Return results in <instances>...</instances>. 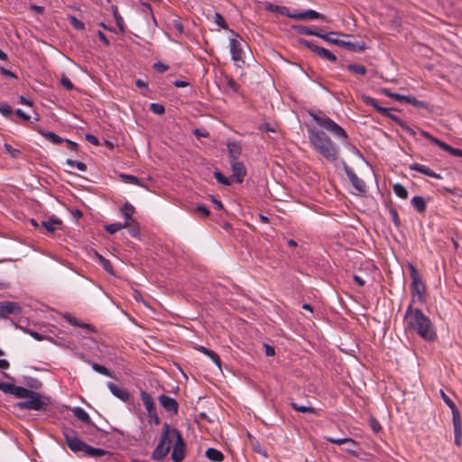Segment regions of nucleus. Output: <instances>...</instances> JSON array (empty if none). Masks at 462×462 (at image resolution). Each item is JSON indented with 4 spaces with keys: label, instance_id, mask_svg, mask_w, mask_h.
Wrapping results in <instances>:
<instances>
[{
    "label": "nucleus",
    "instance_id": "1",
    "mask_svg": "<svg viewBox=\"0 0 462 462\" xmlns=\"http://www.w3.org/2000/svg\"><path fill=\"white\" fill-rule=\"evenodd\" d=\"M406 329L416 332L421 338L426 341H434L437 338V333L434 326L421 310L413 309L411 303L404 315Z\"/></svg>",
    "mask_w": 462,
    "mask_h": 462
},
{
    "label": "nucleus",
    "instance_id": "2",
    "mask_svg": "<svg viewBox=\"0 0 462 462\" xmlns=\"http://www.w3.org/2000/svg\"><path fill=\"white\" fill-rule=\"evenodd\" d=\"M308 136L314 150L328 162L337 160L338 148L325 132L309 127Z\"/></svg>",
    "mask_w": 462,
    "mask_h": 462
},
{
    "label": "nucleus",
    "instance_id": "3",
    "mask_svg": "<svg viewBox=\"0 0 462 462\" xmlns=\"http://www.w3.org/2000/svg\"><path fill=\"white\" fill-rule=\"evenodd\" d=\"M64 437L66 439V443L68 447L72 450L73 452H79L82 451L87 457H101L104 456L111 457L112 453L99 448H94L84 441H82L80 439H79L76 436V433L72 430H66L64 431Z\"/></svg>",
    "mask_w": 462,
    "mask_h": 462
},
{
    "label": "nucleus",
    "instance_id": "4",
    "mask_svg": "<svg viewBox=\"0 0 462 462\" xmlns=\"http://www.w3.org/2000/svg\"><path fill=\"white\" fill-rule=\"evenodd\" d=\"M362 99L366 106H373L379 114L394 121L409 135L415 136V130L410 127L408 124L402 120L400 117L391 113V111L393 110V108H386L381 106L374 97H371L369 96H363Z\"/></svg>",
    "mask_w": 462,
    "mask_h": 462
},
{
    "label": "nucleus",
    "instance_id": "5",
    "mask_svg": "<svg viewBox=\"0 0 462 462\" xmlns=\"http://www.w3.org/2000/svg\"><path fill=\"white\" fill-rule=\"evenodd\" d=\"M312 119L322 128L326 129L328 132L331 133L335 136H337L341 139H347L346 132L335 121H333L330 117L319 112V114L310 113V114Z\"/></svg>",
    "mask_w": 462,
    "mask_h": 462
},
{
    "label": "nucleus",
    "instance_id": "6",
    "mask_svg": "<svg viewBox=\"0 0 462 462\" xmlns=\"http://www.w3.org/2000/svg\"><path fill=\"white\" fill-rule=\"evenodd\" d=\"M410 275L411 278V293L413 300L416 298L417 300L423 304L426 302V285L422 282L420 273L412 263L408 265Z\"/></svg>",
    "mask_w": 462,
    "mask_h": 462
},
{
    "label": "nucleus",
    "instance_id": "7",
    "mask_svg": "<svg viewBox=\"0 0 462 462\" xmlns=\"http://www.w3.org/2000/svg\"><path fill=\"white\" fill-rule=\"evenodd\" d=\"M26 399L25 401L17 402L16 407L20 410L42 411L48 406V402L37 392L32 391V393H30Z\"/></svg>",
    "mask_w": 462,
    "mask_h": 462
},
{
    "label": "nucleus",
    "instance_id": "8",
    "mask_svg": "<svg viewBox=\"0 0 462 462\" xmlns=\"http://www.w3.org/2000/svg\"><path fill=\"white\" fill-rule=\"evenodd\" d=\"M299 43L300 45L306 47L307 49H309L310 51L314 52L316 55L319 56L320 58H322L324 60H329L331 62H336L337 61L336 55L333 54L328 50L323 48V47H319V46H318V45L312 43L311 42H310L308 40H305L303 38L299 39Z\"/></svg>",
    "mask_w": 462,
    "mask_h": 462
},
{
    "label": "nucleus",
    "instance_id": "9",
    "mask_svg": "<svg viewBox=\"0 0 462 462\" xmlns=\"http://www.w3.org/2000/svg\"><path fill=\"white\" fill-rule=\"evenodd\" d=\"M173 436L176 439V442L171 453V459L173 462H181L186 454V443L180 430H173Z\"/></svg>",
    "mask_w": 462,
    "mask_h": 462
},
{
    "label": "nucleus",
    "instance_id": "10",
    "mask_svg": "<svg viewBox=\"0 0 462 462\" xmlns=\"http://www.w3.org/2000/svg\"><path fill=\"white\" fill-rule=\"evenodd\" d=\"M22 307L15 301H1L0 302V319H5L12 314H20Z\"/></svg>",
    "mask_w": 462,
    "mask_h": 462
},
{
    "label": "nucleus",
    "instance_id": "11",
    "mask_svg": "<svg viewBox=\"0 0 462 462\" xmlns=\"http://www.w3.org/2000/svg\"><path fill=\"white\" fill-rule=\"evenodd\" d=\"M233 174L231 175V179H233L237 183H242L244 181L245 177L247 174V171L245 169V164L239 161L230 162Z\"/></svg>",
    "mask_w": 462,
    "mask_h": 462
},
{
    "label": "nucleus",
    "instance_id": "12",
    "mask_svg": "<svg viewBox=\"0 0 462 462\" xmlns=\"http://www.w3.org/2000/svg\"><path fill=\"white\" fill-rule=\"evenodd\" d=\"M344 171L348 177L351 184L354 186V188L359 191V192H365V183L363 180H361L355 172L346 163H344Z\"/></svg>",
    "mask_w": 462,
    "mask_h": 462
},
{
    "label": "nucleus",
    "instance_id": "13",
    "mask_svg": "<svg viewBox=\"0 0 462 462\" xmlns=\"http://www.w3.org/2000/svg\"><path fill=\"white\" fill-rule=\"evenodd\" d=\"M158 401L165 411H170L174 415L178 413L179 403L174 398H171L165 394H161L158 397Z\"/></svg>",
    "mask_w": 462,
    "mask_h": 462
},
{
    "label": "nucleus",
    "instance_id": "14",
    "mask_svg": "<svg viewBox=\"0 0 462 462\" xmlns=\"http://www.w3.org/2000/svg\"><path fill=\"white\" fill-rule=\"evenodd\" d=\"M229 47H230V53L232 55V60L235 61H241L242 63H245L244 56H243L244 51H243L241 41H239L236 38L230 39Z\"/></svg>",
    "mask_w": 462,
    "mask_h": 462
},
{
    "label": "nucleus",
    "instance_id": "15",
    "mask_svg": "<svg viewBox=\"0 0 462 462\" xmlns=\"http://www.w3.org/2000/svg\"><path fill=\"white\" fill-rule=\"evenodd\" d=\"M287 16L295 20H306V19H322L326 20V16L315 10H306L304 12L287 14Z\"/></svg>",
    "mask_w": 462,
    "mask_h": 462
},
{
    "label": "nucleus",
    "instance_id": "16",
    "mask_svg": "<svg viewBox=\"0 0 462 462\" xmlns=\"http://www.w3.org/2000/svg\"><path fill=\"white\" fill-rule=\"evenodd\" d=\"M107 387L112 394L121 401L128 402L130 400L131 394L126 389L119 387L112 382L107 383Z\"/></svg>",
    "mask_w": 462,
    "mask_h": 462
},
{
    "label": "nucleus",
    "instance_id": "17",
    "mask_svg": "<svg viewBox=\"0 0 462 462\" xmlns=\"http://www.w3.org/2000/svg\"><path fill=\"white\" fill-rule=\"evenodd\" d=\"M173 430H178L176 428H171L168 423H164L161 435L160 443H162L165 446H170L171 448L172 443V438H174Z\"/></svg>",
    "mask_w": 462,
    "mask_h": 462
},
{
    "label": "nucleus",
    "instance_id": "18",
    "mask_svg": "<svg viewBox=\"0 0 462 462\" xmlns=\"http://www.w3.org/2000/svg\"><path fill=\"white\" fill-rule=\"evenodd\" d=\"M409 169L411 171L420 172L426 176L434 178V179H441L440 174L434 172L431 169H430L428 166L420 164V163H411L409 166Z\"/></svg>",
    "mask_w": 462,
    "mask_h": 462
},
{
    "label": "nucleus",
    "instance_id": "19",
    "mask_svg": "<svg viewBox=\"0 0 462 462\" xmlns=\"http://www.w3.org/2000/svg\"><path fill=\"white\" fill-rule=\"evenodd\" d=\"M228 156L230 162L238 161L239 156L242 152V146L236 142L228 141L226 143Z\"/></svg>",
    "mask_w": 462,
    "mask_h": 462
},
{
    "label": "nucleus",
    "instance_id": "20",
    "mask_svg": "<svg viewBox=\"0 0 462 462\" xmlns=\"http://www.w3.org/2000/svg\"><path fill=\"white\" fill-rule=\"evenodd\" d=\"M78 356L84 362L90 364L91 367L94 371H96L105 376H107V377H111V378L114 377L112 372L110 370H108L106 366L97 364V363H91L89 360L86 359V357L83 354H79Z\"/></svg>",
    "mask_w": 462,
    "mask_h": 462
},
{
    "label": "nucleus",
    "instance_id": "21",
    "mask_svg": "<svg viewBox=\"0 0 462 462\" xmlns=\"http://www.w3.org/2000/svg\"><path fill=\"white\" fill-rule=\"evenodd\" d=\"M170 449V446L159 442L152 453V458L155 461H161L168 455Z\"/></svg>",
    "mask_w": 462,
    "mask_h": 462
},
{
    "label": "nucleus",
    "instance_id": "22",
    "mask_svg": "<svg viewBox=\"0 0 462 462\" xmlns=\"http://www.w3.org/2000/svg\"><path fill=\"white\" fill-rule=\"evenodd\" d=\"M62 225V221L52 216L47 220H42L41 226H43L49 233L53 234L57 228V226H60Z\"/></svg>",
    "mask_w": 462,
    "mask_h": 462
},
{
    "label": "nucleus",
    "instance_id": "23",
    "mask_svg": "<svg viewBox=\"0 0 462 462\" xmlns=\"http://www.w3.org/2000/svg\"><path fill=\"white\" fill-rule=\"evenodd\" d=\"M294 29L300 34L315 35L319 38L321 37L322 32H323V30L319 29L318 27L310 28V27H308L305 25H296V26H294Z\"/></svg>",
    "mask_w": 462,
    "mask_h": 462
},
{
    "label": "nucleus",
    "instance_id": "24",
    "mask_svg": "<svg viewBox=\"0 0 462 462\" xmlns=\"http://www.w3.org/2000/svg\"><path fill=\"white\" fill-rule=\"evenodd\" d=\"M440 395L443 400V402L450 408L452 412V420H456L457 418L459 419L460 412L455 404V402L445 393L443 390H440Z\"/></svg>",
    "mask_w": 462,
    "mask_h": 462
},
{
    "label": "nucleus",
    "instance_id": "25",
    "mask_svg": "<svg viewBox=\"0 0 462 462\" xmlns=\"http://www.w3.org/2000/svg\"><path fill=\"white\" fill-rule=\"evenodd\" d=\"M64 319L72 326L74 327H79L87 329L89 332H95V327L88 323H83L79 321L75 317L71 316L70 314H65Z\"/></svg>",
    "mask_w": 462,
    "mask_h": 462
},
{
    "label": "nucleus",
    "instance_id": "26",
    "mask_svg": "<svg viewBox=\"0 0 462 462\" xmlns=\"http://www.w3.org/2000/svg\"><path fill=\"white\" fill-rule=\"evenodd\" d=\"M337 45L351 51H361L365 49V44L364 42L362 44H358L351 42H346L344 40H337Z\"/></svg>",
    "mask_w": 462,
    "mask_h": 462
},
{
    "label": "nucleus",
    "instance_id": "27",
    "mask_svg": "<svg viewBox=\"0 0 462 462\" xmlns=\"http://www.w3.org/2000/svg\"><path fill=\"white\" fill-rule=\"evenodd\" d=\"M73 415L80 421L87 425H94L92 420L90 419L89 415L81 408V407H75L72 410Z\"/></svg>",
    "mask_w": 462,
    "mask_h": 462
},
{
    "label": "nucleus",
    "instance_id": "28",
    "mask_svg": "<svg viewBox=\"0 0 462 462\" xmlns=\"http://www.w3.org/2000/svg\"><path fill=\"white\" fill-rule=\"evenodd\" d=\"M38 133L42 134L43 137H45L48 141L54 144H60L64 142V139L56 134L53 132L45 131L43 129L39 128Z\"/></svg>",
    "mask_w": 462,
    "mask_h": 462
},
{
    "label": "nucleus",
    "instance_id": "29",
    "mask_svg": "<svg viewBox=\"0 0 462 462\" xmlns=\"http://www.w3.org/2000/svg\"><path fill=\"white\" fill-rule=\"evenodd\" d=\"M140 396L148 413L156 410L154 401L147 392L141 391Z\"/></svg>",
    "mask_w": 462,
    "mask_h": 462
},
{
    "label": "nucleus",
    "instance_id": "30",
    "mask_svg": "<svg viewBox=\"0 0 462 462\" xmlns=\"http://www.w3.org/2000/svg\"><path fill=\"white\" fill-rule=\"evenodd\" d=\"M411 204L419 213H424L426 211V201L421 196H414L411 200Z\"/></svg>",
    "mask_w": 462,
    "mask_h": 462
},
{
    "label": "nucleus",
    "instance_id": "31",
    "mask_svg": "<svg viewBox=\"0 0 462 462\" xmlns=\"http://www.w3.org/2000/svg\"><path fill=\"white\" fill-rule=\"evenodd\" d=\"M453 426H454V435H455V444L457 446L461 445V435H462V422L461 418L452 420Z\"/></svg>",
    "mask_w": 462,
    "mask_h": 462
},
{
    "label": "nucleus",
    "instance_id": "32",
    "mask_svg": "<svg viewBox=\"0 0 462 462\" xmlns=\"http://www.w3.org/2000/svg\"><path fill=\"white\" fill-rule=\"evenodd\" d=\"M205 455L209 460L214 462H221L224 460V454L213 448H208Z\"/></svg>",
    "mask_w": 462,
    "mask_h": 462
},
{
    "label": "nucleus",
    "instance_id": "33",
    "mask_svg": "<svg viewBox=\"0 0 462 462\" xmlns=\"http://www.w3.org/2000/svg\"><path fill=\"white\" fill-rule=\"evenodd\" d=\"M337 35H340V36H344V37H348L349 35L348 34H346V33H343V32H322V35H321V39H323L324 41L328 42H330V43H333V44H336L337 45V38L334 37V36H337Z\"/></svg>",
    "mask_w": 462,
    "mask_h": 462
},
{
    "label": "nucleus",
    "instance_id": "34",
    "mask_svg": "<svg viewBox=\"0 0 462 462\" xmlns=\"http://www.w3.org/2000/svg\"><path fill=\"white\" fill-rule=\"evenodd\" d=\"M134 211L135 208L129 202H125L121 208V213L125 218V221L134 222V219L132 217V215L134 213Z\"/></svg>",
    "mask_w": 462,
    "mask_h": 462
},
{
    "label": "nucleus",
    "instance_id": "35",
    "mask_svg": "<svg viewBox=\"0 0 462 462\" xmlns=\"http://www.w3.org/2000/svg\"><path fill=\"white\" fill-rule=\"evenodd\" d=\"M111 10H112L114 18L116 20V25H117L119 31L121 32H125V23H124L123 17L121 16V14L118 12L117 6L112 5Z\"/></svg>",
    "mask_w": 462,
    "mask_h": 462
},
{
    "label": "nucleus",
    "instance_id": "36",
    "mask_svg": "<svg viewBox=\"0 0 462 462\" xmlns=\"http://www.w3.org/2000/svg\"><path fill=\"white\" fill-rule=\"evenodd\" d=\"M325 439L327 441L336 445L351 444L352 446H357V442L350 438L335 439L331 437H326Z\"/></svg>",
    "mask_w": 462,
    "mask_h": 462
},
{
    "label": "nucleus",
    "instance_id": "37",
    "mask_svg": "<svg viewBox=\"0 0 462 462\" xmlns=\"http://www.w3.org/2000/svg\"><path fill=\"white\" fill-rule=\"evenodd\" d=\"M128 226L127 223H112V224H109V225H106L105 226V230L109 233L110 235H114L116 234L117 231L123 229V228H126V226Z\"/></svg>",
    "mask_w": 462,
    "mask_h": 462
},
{
    "label": "nucleus",
    "instance_id": "38",
    "mask_svg": "<svg viewBox=\"0 0 462 462\" xmlns=\"http://www.w3.org/2000/svg\"><path fill=\"white\" fill-rule=\"evenodd\" d=\"M96 255L99 260V263H101L102 267L110 274L114 275V267L110 261L101 254H99L97 252H96Z\"/></svg>",
    "mask_w": 462,
    "mask_h": 462
},
{
    "label": "nucleus",
    "instance_id": "39",
    "mask_svg": "<svg viewBox=\"0 0 462 462\" xmlns=\"http://www.w3.org/2000/svg\"><path fill=\"white\" fill-rule=\"evenodd\" d=\"M119 177L121 180H123L125 182L138 185L143 187L144 185L142 183V180L138 179L137 177L130 174L121 173L119 174Z\"/></svg>",
    "mask_w": 462,
    "mask_h": 462
},
{
    "label": "nucleus",
    "instance_id": "40",
    "mask_svg": "<svg viewBox=\"0 0 462 462\" xmlns=\"http://www.w3.org/2000/svg\"><path fill=\"white\" fill-rule=\"evenodd\" d=\"M30 393H32V390H29L23 386H14L13 394L17 398H26L30 395Z\"/></svg>",
    "mask_w": 462,
    "mask_h": 462
},
{
    "label": "nucleus",
    "instance_id": "41",
    "mask_svg": "<svg viewBox=\"0 0 462 462\" xmlns=\"http://www.w3.org/2000/svg\"><path fill=\"white\" fill-rule=\"evenodd\" d=\"M394 193L401 199H406L408 198V191L406 188L401 183H395L393 186Z\"/></svg>",
    "mask_w": 462,
    "mask_h": 462
},
{
    "label": "nucleus",
    "instance_id": "42",
    "mask_svg": "<svg viewBox=\"0 0 462 462\" xmlns=\"http://www.w3.org/2000/svg\"><path fill=\"white\" fill-rule=\"evenodd\" d=\"M125 223H127L128 226L126 228H128L129 234L133 237H138L140 236V228L138 223L134 220V222L132 221H125Z\"/></svg>",
    "mask_w": 462,
    "mask_h": 462
},
{
    "label": "nucleus",
    "instance_id": "43",
    "mask_svg": "<svg viewBox=\"0 0 462 462\" xmlns=\"http://www.w3.org/2000/svg\"><path fill=\"white\" fill-rule=\"evenodd\" d=\"M440 149H442L445 152H449L453 156L462 157V150H460L458 148H454V147L450 146L449 144L446 143L445 142H443Z\"/></svg>",
    "mask_w": 462,
    "mask_h": 462
},
{
    "label": "nucleus",
    "instance_id": "44",
    "mask_svg": "<svg viewBox=\"0 0 462 462\" xmlns=\"http://www.w3.org/2000/svg\"><path fill=\"white\" fill-rule=\"evenodd\" d=\"M346 69L353 73L360 75H365L366 73L365 67L360 64H348Z\"/></svg>",
    "mask_w": 462,
    "mask_h": 462
},
{
    "label": "nucleus",
    "instance_id": "45",
    "mask_svg": "<svg viewBox=\"0 0 462 462\" xmlns=\"http://www.w3.org/2000/svg\"><path fill=\"white\" fill-rule=\"evenodd\" d=\"M214 177L217 180V182L221 183L224 186L231 185V177L227 178L224 174H222L219 171H216L214 172Z\"/></svg>",
    "mask_w": 462,
    "mask_h": 462
},
{
    "label": "nucleus",
    "instance_id": "46",
    "mask_svg": "<svg viewBox=\"0 0 462 462\" xmlns=\"http://www.w3.org/2000/svg\"><path fill=\"white\" fill-rule=\"evenodd\" d=\"M266 10L270 11V12H273V13H278V14H285V15H287V14H289L287 12L288 10H287L286 7L279 6V5H274V4H268V5L266 6Z\"/></svg>",
    "mask_w": 462,
    "mask_h": 462
},
{
    "label": "nucleus",
    "instance_id": "47",
    "mask_svg": "<svg viewBox=\"0 0 462 462\" xmlns=\"http://www.w3.org/2000/svg\"><path fill=\"white\" fill-rule=\"evenodd\" d=\"M291 406L297 411L310 412V413H312V414H317L316 410L313 407H310V406L299 405V404H297L295 402H292Z\"/></svg>",
    "mask_w": 462,
    "mask_h": 462
},
{
    "label": "nucleus",
    "instance_id": "48",
    "mask_svg": "<svg viewBox=\"0 0 462 462\" xmlns=\"http://www.w3.org/2000/svg\"><path fill=\"white\" fill-rule=\"evenodd\" d=\"M406 103L411 104V105H412L414 106H417V107H423V108H427L428 107V104L426 102L418 100L413 96H408Z\"/></svg>",
    "mask_w": 462,
    "mask_h": 462
},
{
    "label": "nucleus",
    "instance_id": "49",
    "mask_svg": "<svg viewBox=\"0 0 462 462\" xmlns=\"http://www.w3.org/2000/svg\"><path fill=\"white\" fill-rule=\"evenodd\" d=\"M420 133L423 137L430 140L432 143L438 145L439 148L441 147L443 141L438 139L437 137L433 136L432 134L424 130H420Z\"/></svg>",
    "mask_w": 462,
    "mask_h": 462
},
{
    "label": "nucleus",
    "instance_id": "50",
    "mask_svg": "<svg viewBox=\"0 0 462 462\" xmlns=\"http://www.w3.org/2000/svg\"><path fill=\"white\" fill-rule=\"evenodd\" d=\"M69 23L77 30H84L85 29V24L83 22H81L80 20H79L76 16L74 15H69Z\"/></svg>",
    "mask_w": 462,
    "mask_h": 462
},
{
    "label": "nucleus",
    "instance_id": "51",
    "mask_svg": "<svg viewBox=\"0 0 462 462\" xmlns=\"http://www.w3.org/2000/svg\"><path fill=\"white\" fill-rule=\"evenodd\" d=\"M66 163L71 167H76L78 170L81 171H87V165L86 163L84 162H79V161H75V160H72V159H67L66 160Z\"/></svg>",
    "mask_w": 462,
    "mask_h": 462
},
{
    "label": "nucleus",
    "instance_id": "52",
    "mask_svg": "<svg viewBox=\"0 0 462 462\" xmlns=\"http://www.w3.org/2000/svg\"><path fill=\"white\" fill-rule=\"evenodd\" d=\"M389 214L391 217L392 221L393 222L394 226L398 228L401 226V220L399 218L398 212L395 208L393 207L389 208Z\"/></svg>",
    "mask_w": 462,
    "mask_h": 462
},
{
    "label": "nucleus",
    "instance_id": "53",
    "mask_svg": "<svg viewBox=\"0 0 462 462\" xmlns=\"http://www.w3.org/2000/svg\"><path fill=\"white\" fill-rule=\"evenodd\" d=\"M150 110L156 115H162L165 112L163 105L160 103H152L150 105Z\"/></svg>",
    "mask_w": 462,
    "mask_h": 462
},
{
    "label": "nucleus",
    "instance_id": "54",
    "mask_svg": "<svg viewBox=\"0 0 462 462\" xmlns=\"http://www.w3.org/2000/svg\"><path fill=\"white\" fill-rule=\"evenodd\" d=\"M214 21L221 28L228 29V25H227L226 20L219 13H215Z\"/></svg>",
    "mask_w": 462,
    "mask_h": 462
},
{
    "label": "nucleus",
    "instance_id": "55",
    "mask_svg": "<svg viewBox=\"0 0 462 462\" xmlns=\"http://www.w3.org/2000/svg\"><path fill=\"white\" fill-rule=\"evenodd\" d=\"M15 384L0 382V390L5 393L13 394Z\"/></svg>",
    "mask_w": 462,
    "mask_h": 462
},
{
    "label": "nucleus",
    "instance_id": "56",
    "mask_svg": "<svg viewBox=\"0 0 462 462\" xmlns=\"http://www.w3.org/2000/svg\"><path fill=\"white\" fill-rule=\"evenodd\" d=\"M206 356H208L217 365V367L221 369V359L216 352L209 349L208 354H207Z\"/></svg>",
    "mask_w": 462,
    "mask_h": 462
},
{
    "label": "nucleus",
    "instance_id": "57",
    "mask_svg": "<svg viewBox=\"0 0 462 462\" xmlns=\"http://www.w3.org/2000/svg\"><path fill=\"white\" fill-rule=\"evenodd\" d=\"M60 83L67 90H72L74 88V85L72 84L70 79L65 75L61 76Z\"/></svg>",
    "mask_w": 462,
    "mask_h": 462
},
{
    "label": "nucleus",
    "instance_id": "58",
    "mask_svg": "<svg viewBox=\"0 0 462 462\" xmlns=\"http://www.w3.org/2000/svg\"><path fill=\"white\" fill-rule=\"evenodd\" d=\"M0 113L5 116H9L12 115L13 110L12 107L6 103L0 104Z\"/></svg>",
    "mask_w": 462,
    "mask_h": 462
},
{
    "label": "nucleus",
    "instance_id": "59",
    "mask_svg": "<svg viewBox=\"0 0 462 462\" xmlns=\"http://www.w3.org/2000/svg\"><path fill=\"white\" fill-rule=\"evenodd\" d=\"M4 147L6 152H8L13 158H16L21 152L18 149L13 148L9 143H5Z\"/></svg>",
    "mask_w": 462,
    "mask_h": 462
},
{
    "label": "nucleus",
    "instance_id": "60",
    "mask_svg": "<svg viewBox=\"0 0 462 462\" xmlns=\"http://www.w3.org/2000/svg\"><path fill=\"white\" fill-rule=\"evenodd\" d=\"M226 86L233 90L234 92H237L239 89V85L236 81L232 78H226Z\"/></svg>",
    "mask_w": 462,
    "mask_h": 462
},
{
    "label": "nucleus",
    "instance_id": "61",
    "mask_svg": "<svg viewBox=\"0 0 462 462\" xmlns=\"http://www.w3.org/2000/svg\"><path fill=\"white\" fill-rule=\"evenodd\" d=\"M196 211L199 212L204 217H208L210 215L209 209L202 204L196 206Z\"/></svg>",
    "mask_w": 462,
    "mask_h": 462
},
{
    "label": "nucleus",
    "instance_id": "62",
    "mask_svg": "<svg viewBox=\"0 0 462 462\" xmlns=\"http://www.w3.org/2000/svg\"><path fill=\"white\" fill-rule=\"evenodd\" d=\"M369 422H370L371 428L373 429V430L375 433H378L381 430V429H382L381 425L375 418H370Z\"/></svg>",
    "mask_w": 462,
    "mask_h": 462
},
{
    "label": "nucleus",
    "instance_id": "63",
    "mask_svg": "<svg viewBox=\"0 0 462 462\" xmlns=\"http://www.w3.org/2000/svg\"><path fill=\"white\" fill-rule=\"evenodd\" d=\"M153 69L156 71H158L160 73H162V72H165L169 69V67L166 64H164V63L156 62V63L153 64Z\"/></svg>",
    "mask_w": 462,
    "mask_h": 462
},
{
    "label": "nucleus",
    "instance_id": "64",
    "mask_svg": "<svg viewBox=\"0 0 462 462\" xmlns=\"http://www.w3.org/2000/svg\"><path fill=\"white\" fill-rule=\"evenodd\" d=\"M172 24L180 34L183 32L184 28H183V24L180 22V18L173 19Z\"/></svg>",
    "mask_w": 462,
    "mask_h": 462
}]
</instances>
